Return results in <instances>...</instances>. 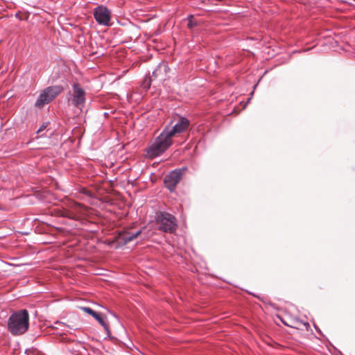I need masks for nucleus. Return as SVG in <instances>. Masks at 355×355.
<instances>
[{"label":"nucleus","mask_w":355,"mask_h":355,"mask_svg":"<svg viewBox=\"0 0 355 355\" xmlns=\"http://www.w3.org/2000/svg\"><path fill=\"white\" fill-rule=\"evenodd\" d=\"M16 17L19 18V20H27L28 19V15L26 13L23 14H17Z\"/></svg>","instance_id":"4468645a"},{"label":"nucleus","mask_w":355,"mask_h":355,"mask_svg":"<svg viewBox=\"0 0 355 355\" xmlns=\"http://www.w3.org/2000/svg\"><path fill=\"white\" fill-rule=\"evenodd\" d=\"M103 25H105V26H110V25H112V24H108V23H106V24H103Z\"/></svg>","instance_id":"a211bd4d"},{"label":"nucleus","mask_w":355,"mask_h":355,"mask_svg":"<svg viewBox=\"0 0 355 355\" xmlns=\"http://www.w3.org/2000/svg\"><path fill=\"white\" fill-rule=\"evenodd\" d=\"M55 324H58V325H60V326H63V327H68V326H67V325H66L65 324H64V323H62V322H57Z\"/></svg>","instance_id":"dca6fc26"},{"label":"nucleus","mask_w":355,"mask_h":355,"mask_svg":"<svg viewBox=\"0 0 355 355\" xmlns=\"http://www.w3.org/2000/svg\"><path fill=\"white\" fill-rule=\"evenodd\" d=\"M155 223L157 229L164 232L173 233L177 230L178 224L175 217L167 212L157 213Z\"/></svg>","instance_id":"7ed1b4c3"},{"label":"nucleus","mask_w":355,"mask_h":355,"mask_svg":"<svg viewBox=\"0 0 355 355\" xmlns=\"http://www.w3.org/2000/svg\"><path fill=\"white\" fill-rule=\"evenodd\" d=\"M189 121L184 117H180L178 121L171 127H166L163 131L173 140L176 135L184 132L189 127Z\"/></svg>","instance_id":"39448f33"},{"label":"nucleus","mask_w":355,"mask_h":355,"mask_svg":"<svg viewBox=\"0 0 355 355\" xmlns=\"http://www.w3.org/2000/svg\"><path fill=\"white\" fill-rule=\"evenodd\" d=\"M94 15L97 22H110L111 13L110 11L103 6H98L95 8Z\"/></svg>","instance_id":"6e6552de"},{"label":"nucleus","mask_w":355,"mask_h":355,"mask_svg":"<svg viewBox=\"0 0 355 355\" xmlns=\"http://www.w3.org/2000/svg\"><path fill=\"white\" fill-rule=\"evenodd\" d=\"M84 312L92 315L98 322L99 324L105 328V329H108V326L105 322L104 319L96 311H94L93 309H92L89 307H81L80 308Z\"/></svg>","instance_id":"9d476101"},{"label":"nucleus","mask_w":355,"mask_h":355,"mask_svg":"<svg viewBox=\"0 0 355 355\" xmlns=\"http://www.w3.org/2000/svg\"><path fill=\"white\" fill-rule=\"evenodd\" d=\"M154 78L151 76L148 78H146L142 83V87L146 90L148 89L150 87L151 82Z\"/></svg>","instance_id":"ddd939ff"},{"label":"nucleus","mask_w":355,"mask_h":355,"mask_svg":"<svg viewBox=\"0 0 355 355\" xmlns=\"http://www.w3.org/2000/svg\"><path fill=\"white\" fill-rule=\"evenodd\" d=\"M196 24H191V23H189L188 24V26L189 28H192L193 27V25H195Z\"/></svg>","instance_id":"f3484780"},{"label":"nucleus","mask_w":355,"mask_h":355,"mask_svg":"<svg viewBox=\"0 0 355 355\" xmlns=\"http://www.w3.org/2000/svg\"><path fill=\"white\" fill-rule=\"evenodd\" d=\"M47 124H48V123H43L40 126V128L38 129L37 132H40L43 131L44 130H45L46 128V127H47Z\"/></svg>","instance_id":"2eb2a0df"},{"label":"nucleus","mask_w":355,"mask_h":355,"mask_svg":"<svg viewBox=\"0 0 355 355\" xmlns=\"http://www.w3.org/2000/svg\"><path fill=\"white\" fill-rule=\"evenodd\" d=\"M168 66L166 62H162L153 71L152 77L155 79L158 77H164L168 72Z\"/></svg>","instance_id":"1a4fd4ad"},{"label":"nucleus","mask_w":355,"mask_h":355,"mask_svg":"<svg viewBox=\"0 0 355 355\" xmlns=\"http://www.w3.org/2000/svg\"><path fill=\"white\" fill-rule=\"evenodd\" d=\"M29 315L26 309L13 313L9 318L8 328L15 336L24 334L28 329Z\"/></svg>","instance_id":"f257e3e1"},{"label":"nucleus","mask_w":355,"mask_h":355,"mask_svg":"<svg viewBox=\"0 0 355 355\" xmlns=\"http://www.w3.org/2000/svg\"><path fill=\"white\" fill-rule=\"evenodd\" d=\"M148 21H149V19H146V20H144V22L148 23Z\"/></svg>","instance_id":"6ab92c4d"},{"label":"nucleus","mask_w":355,"mask_h":355,"mask_svg":"<svg viewBox=\"0 0 355 355\" xmlns=\"http://www.w3.org/2000/svg\"><path fill=\"white\" fill-rule=\"evenodd\" d=\"M71 214L69 216L71 218H75L76 214H80V215L83 214L85 208L83 205L77 202H73L71 206Z\"/></svg>","instance_id":"f8f14e48"},{"label":"nucleus","mask_w":355,"mask_h":355,"mask_svg":"<svg viewBox=\"0 0 355 355\" xmlns=\"http://www.w3.org/2000/svg\"><path fill=\"white\" fill-rule=\"evenodd\" d=\"M141 233V230H138L132 233L123 232L119 234V239L121 241H123L124 243H128V242L132 241L134 239L137 238Z\"/></svg>","instance_id":"9b49d317"},{"label":"nucleus","mask_w":355,"mask_h":355,"mask_svg":"<svg viewBox=\"0 0 355 355\" xmlns=\"http://www.w3.org/2000/svg\"><path fill=\"white\" fill-rule=\"evenodd\" d=\"M185 170V168L175 169L166 175L164 178V184L166 187L171 191H173L175 189L176 185L180 181Z\"/></svg>","instance_id":"0eeeda50"},{"label":"nucleus","mask_w":355,"mask_h":355,"mask_svg":"<svg viewBox=\"0 0 355 355\" xmlns=\"http://www.w3.org/2000/svg\"><path fill=\"white\" fill-rule=\"evenodd\" d=\"M171 140L162 130L160 135L149 145L146 150L148 158L153 159L162 155L171 145Z\"/></svg>","instance_id":"f03ea898"},{"label":"nucleus","mask_w":355,"mask_h":355,"mask_svg":"<svg viewBox=\"0 0 355 355\" xmlns=\"http://www.w3.org/2000/svg\"><path fill=\"white\" fill-rule=\"evenodd\" d=\"M63 90V87L60 85L49 86L43 89L37 101L35 106L37 108H42L45 105L49 104L53 101Z\"/></svg>","instance_id":"20e7f679"},{"label":"nucleus","mask_w":355,"mask_h":355,"mask_svg":"<svg viewBox=\"0 0 355 355\" xmlns=\"http://www.w3.org/2000/svg\"><path fill=\"white\" fill-rule=\"evenodd\" d=\"M189 19L193 18V15H190V16H189Z\"/></svg>","instance_id":"aec40b11"},{"label":"nucleus","mask_w":355,"mask_h":355,"mask_svg":"<svg viewBox=\"0 0 355 355\" xmlns=\"http://www.w3.org/2000/svg\"><path fill=\"white\" fill-rule=\"evenodd\" d=\"M85 102V92L78 83L73 85V93L69 99V104L81 109Z\"/></svg>","instance_id":"423d86ee"}]
</instances>
